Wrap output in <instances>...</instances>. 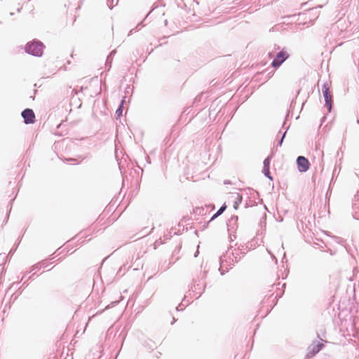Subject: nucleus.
Masks as SVG:
<instances>
[{
  "mask_svg": "<svg viewBox=\"0 0 359 359\" xmlns=\"http://www.w3.org/2000/svg\"><path fill=\"white\" fill-rule=\"evenodd\" d=\"M44 46L38 41H32L28 43L25 46V50L27 53L34 56H41L43 52Z\"/></svg>",
  "mask_w": 359,
  "mask_h": 359,
  "instance_id": "1",
  "label": "nucleus"
},
{
  "mask_svg": "<svg viewBox=\"0 0 359 359\" xmlns=\"http://www.w3.org/2000/svg\"><path fill=\"white\" fill-rule=\"evenodd\" d=\"M323 93L325 101V107L327 108L328 111H330L332 109V96L327 85L323 86Z\"/></svg>",
  "mask_w": 359,
  "mask_h": 359,
  "instance_id": "2",
  "label": "nucleus"
},
{
  "mask_svg": "<svg viewBox=\"0 0 359 359\" xmlns=\"http://www.w3.org/2000/svg\"><path fill=\"white\" fill-rule=\"evenodd\" d=\"M297 164L298 170L301 172L307 171L310 168V163L304 156H299L297 159Z\"/></svg>",
  "mask_w": 359,
  "mask_h": 359,
  "instance_id": "3",
  "label": "nucleus"
},
{
  "mask_svg": "<svg viewBox=\"0 0 359 359\" xmlns=\"http://www.w3.org/2000/svg\"><path fill=\"white\" fill-rule=\"evenodd\" d=\"M22 116L26 124H31L35 122V114L32 109H26L22 112Z\"/></svg>",
  "mask_w": 359,
  "mask_h": 359,
  "instance_id": "4",
  "label": "nucleus"
},
{
  "mask_svg": "<svg viewBox=\"0 0 359 359\" xmlns=\"http://www.w3.org/2000/svg\"><path fill=\"white\" fill-rule=\"evenodd\" d=\"M289 55L285 51H280L276 55V57L272 62L271 65L273 67H279L287 57Z\"/></svg>",
  "mask_w": 359,
  "mask_h": 359,
  "instance_id": "5",
  "label": "nucleus"
},
{
  "mask_svg": "<svg viewBox=\"0 0 359 359\" xmlns=\"http://www.w3.org/2000/svg\"><path fill=\"white\" fill-rule=\"evenodd\" d=\"M323 344L318 343L316 344H313L311 347H309V351L307 353L308 358L313 357L315 354H316L318 352L320 351L322 348Z\"/></svg>",
  "mask_w": 359,
  "mask_h": 359,
  "instance_id": "6",
  "label": "nucleus"
},
{
  "mask_svg": "<svg viewBox=\"0 0 359 359\" xmlns=\"http://www.w3.org/2000/svg\"><path fill=\"white\" fill-rule=\"evenodd\" d=\"M271 159L269 157L266 158L264 161V171L266 172V175H268L269 172V165H270Z\"/></svg>",
  "mask_w": 359,
  "mask_h": 359,
  "instance_id": "7",
  "label": "nucleus"
},
{
  "mask_svg": "<svg viewBox=\"0 0 359 359\" xmlns=\"http://www.w3.org/2000/svg\"><path fill=\"white\" fill-rule=\"evenodd\" d=\"M226 205H223L222 206L219 210L213 215V217H212V219L216 218L217 217H218L219 215H220L226 209Z\"/></svg>",
  "mask_w": 359,
  "mask_h": 359,
  "instance_id": "8",
  "label": "nucleus"
},
{
  "mask_svg": "<svg viewBox=\"0 0 359 359\" xmlns=\"http://www.w3.org/2000/svg\"><path fill=\"white\" fill-rule=\"evenodd\" d=\"M116 114L118 116H120L122 114V107L120 106L119 108L116 110Z\"/></svg>",
  "mask_w": 359,
  "mask_h": 359,
  "instance_id": "9",
  "label": "nucleus"
}]
</instances>
